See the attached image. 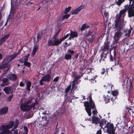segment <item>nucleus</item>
Returning a JSON list of instances; mask_svg holds the SVG:
<instances>
[{"instance_id":"nucleus-9","label":"nucleus","mask_w":134,"mask_h":134,"mask_svg":"<svg viewBox=\"0 0 134 134\" xmlns=\"http://www.w3.org/2000/svg\"><path fill=\"white\" fill-rule=\"evenodd\" d=\"M17 54L15 53L11 55H9L4 60V62L8 63L11 60H13L17 55Z\"/></svg>"},{"instance_id":"nucleus-24","label":"nucleus","mask_w":134,"mask_h":134,"mask_svg":"<svg viewBox=\"0 0 134 134\" xmlns=\"http://www.w3.org/2000/svg\"><path fill=\"white\" fill-rule=\"evenodd\" d=\"M90 27L87 24H83L80 29V30L82 32L85 29L89 28Z\"/></svg>"},{"instance_id":"nucleus-11","label":"nucleus","mask_w":134,"mask_h":134,"mask_svg":"<svg viewBox=\"0 0 134 134\" xmlns=\"http://www.w3.org/2000/svg\"><path fill=\"white\" fill-rule=\"evenodd\" d=\"M7 77L8 79L13 81H16L18 77L15 74L10 73L8 75Z\"/></svg>"},{"instance_id":"nucleus-16","label":"nucleus","mask_w":134,"mask_h":134,"mask_svg":"<svg viewBox=\"0 0 134 134\" xmlns=\"http://www.w3.org/2000/svg\"><path fill=\"white\" fill-rule=\"evenodd\" d=\"M8 108L5 107L0 109V114L1 115H5L6 114L8 110Z\"/></svg>"},{"instance_id":"nucleus-25","label":"nucleus","mask_w":134,"mask_h":134,"mask_svg":"<svg viewBox=\"0 0 134 134\" xmlns=\"http://www.w3.org/2000/svg\"><path fill=\"white\" fill-rule=\"evenodd\" d=\"M70 32V35L73 38L77 36V34L76 32L72 31L71 30Z\"/></svg>"},{"instance_id":"nucleus-36","label":"nucleus","mask_w":134,"mask_h":134,"mask_svg":"<svg viewBox=\"0 0 134 134\" xmlns=\"http://www.w3.org/2000/svg\"><path fill=\"white\" fill-rule=\"evenodd\" d=\"M23 129L25 131V132L24 133V134H27L28 129L27 127L25 126H24L23 127Z\"/></svg>"},{"instance_id":"nucleus-21","label":"nucleus","mask_w":134,"mask_h":134,"mask_svg":"<svg viewBox=\"0 0 134 134\" xmlns=\"http://www.w3.org/2000/svg\"><path fill=\"white\" fill-rule=\"evenodd\" d=\"M109 53V52L106 51H103L101 54V59H102L103 58H104L103 59V60H104V59L106 58L107 55Z\"/></svg>"},{"instance_id":"nucleus-39","label":"nucleus","mask_w":134,"mask_h":134,"mask_svg":"<svg viewBox=\"0 0 134 134\" xmlns=\"http://www.w3.org/2000/svg\"><path fill=\"white\" fill-rule=\"evenodd\" d=\"M68 52L70 54V55H71L72 56L75 52L73 50H71V49H68Z\"/></svg>"},{"instance_id":"nucleus-31","label":"nucleus","mask_w":134,"mask_h":134,"mask_svg":"<svg viewBox=\"0 0 134 134\" xmlns=\"http://www.w3.org/2000/svg\"><path fill=\"white\" fill-rule=\"evenodd\" d=\"M48 115L47 114V115H45L44 116H43L42 117V119L43 120H45L46 121V123H47L49 121V119L48 118Z\"/></svg>"},{"instance_id":"nucleus-5","label":"nucleus","mask_w":134,"mask_h":134,"mask_svg":"<svg viewBox=\"0 0 134 134\" xmlns=\"http://www.w3.org/2000/svg\"><path fill=\"white\" fill-rule=\"evenodd\" d=\"M60 39L55 38L52 37L51 39L49 40L48 42V46H57L60 44L62 42Z\"/></svg>"},{"instance_id":"nucleus-50","label":"nucleus","mask_w":134,"mask_h":134,"mask_svg":"<svg viewBox=\"0 0 134 134\" xmlns=\"http://www.w3.org/2000/svg\"><path fill=\"white\" fill-rule=\"evenodd\" d=\"M43 81H44V80H42V79L41 78V79L40 81V85H42L44 83L43 82Z\"/></svg>"},{"instance_id":"nucleus-14","label":"nucleus","mask_w":134,"mask_h":134,"mask_svg":"<svg viewBox=\"0 0 134 134\" xmlns=\"http://www.w3.org/2000/svg\"><path fill=\"white\" fill-rule=\"evenodd\" d=\"M42 34L41 33H38L37 34V40L36 41V39L34 37L33 38V40L34 41V43H37L42 38Z\"/></svg>"},{"instance_id":"nucleus-15","label":"nucleus","mask_w":134,"mask_h":134,"mask_svg":"<svg viewBox=\"0 0 134 134\" xmlns=\"http://www.w3.org/2000/svg\"><path fill=\"white\" fill-rule=\"evenodd\" d=\"M41 78L44 81L49 82L50 81L51 76L49 74H47L42 77Z\"/></svg>"},{"instance_id":"nucleus-34","label":"nucleus","mask_w":134,"mask_h":134,"mask_svg":"<svg viewBox=\"0 0 134 134\" xmlns=\"http://www.w3.org/2000/svg\"><path fill=\"white\" fill-rule=\"evenodd\" d=\"M71 8V7L70 6L68 8H66L65 10L64 14H67L70 11Z\"/></svg>"},{"instance_id":"nucleus-2","label":"nucleus","mask_w":134,"mask_h":134,"mask_svg":"<svg viewBox=\"0 0 134 134\" xmlns=\"http://www.w3.org/2000/svg\"><path fill=\"white\" fill-rule=\"evenodd\" d=\"M125 25L123 23H120V24L115 23L114 26L116 29L115 30V33L114 37L115 43H118L122 36L123 33L121 32V30Z\"/></svg>"},{"instance_id":"nucleus-52","label":"nucleus","mask_w":134,"mask_h":134,"mask_svg":"<svg viewBox=\"0 0 134 134\" xmlns=\"http://www.w3.org/2000/svg\"><path fill=\"white\" fill-rule=\"evenodd\" d=\"M58 79H59V77H56V78H55L54 79L53 81L54 82V81L57 82L58 81Z\"/></svg>"},{"instance_id":"nucleus-26","label":"nucleus","mask_w":134,"mask_h":134,"mask_svg":"<svg viewBox=\"0 0 134 134\" xmlns=\"http://www.w3.org/2000/svg\"><path fill=\"white\" fill-rule=\"evenodd\" d=\"M127 109H128V111L130 115L132 116H133V108L132 107V108H129V107L128 108H127Z\"/></svg>"},{"instance_id":"nucleus-57","label":"nucleus","mask_w":134,"mask_h":134,"mask_svg":"<svg viewBox=\"0 0 134 134\" xmlns=\"http://www.w3.org/2000/svg\"><path fill=\"white\" fill-rule=\"evenodd\" d=\"M18 130H16L14 131V133L15 134H18Z\"/></svg>"},{"instance_id":"nucleus-29","label":"nucleus","mask_w":134,"mask_h":134,"mask_svg":"<svg viewBox=\"0 0 134 134\" xmlns=\"http://www.w3.org/2000/svg\"><path fill=\"white\" fill-rule=\"evenodd\" d=\"M95 38L94 35H92L91 37H89L88 39V41L90 43H92L93 41Z\"/></svg>"},{"instance_id":"nucleus-33","label":"nucleus","mask_w":134,"mask_h":134,"mask_svg":"<svg viewBox=\"0 0 134 134\" xmlns=\"http://www.w3.org/2000/svg\"><path fill=\"white\" fill-rule=\"evenodd\" d=\"M102 15L103 16H104L106 17L108 15V13L106 12L105 10L103 9L102 10Z\"/></svg>"},{"instance_id":"nucleus-1","label":"nucleus","mask_w":134,"mask_h":134,"mask_svg":"<svg viewBox=\"0 0 134 134\" xmlns=\"http://www.w3.org/2000/svg\"><path fill=\"white\" fill-rule=\"evenodd\" d=\"M125 0H118L116 2V4L118 5H120ZM130 1V5H126L125 7V9L121 10L119 14H117L115 17L116 20L115 21V23L120 24L123 23L125 25V22H124V17L125 16V13L128 9V16L131 17L134 16V0H129Z\"/></svg>"},{"instance_id":"nucleus-6","label":"nucleus","mask_w":134,"mask_h":134,"mask_svg":"<svg viewBox=\"0 0 134 134\" xmlns=\"http://www.w3.org/2000/svg\"><path fill=\"white\" fill-rule=\"evenodd\" d=\"M15 85L13 84L10 86L4 87L3 90L6 94H12L13 93V91H15Z\"/></svg>"},{"instance_id":"nucleus-8","label":"nucleus","mask_w":134,"mask_h":134,"mask_svg":"<svg viewBox=\"0 0 134 134\" xmlns=\"http://www.w3.org/2000/svg\"><path fill=\"white\" fill-rule=\"evenodd\" d=\"M102 51H106L109 52L110 51V42L107 38L104 43L103 47L102 49Z\"/></svg>"},{"instance_id":"nucleus-18","label":"nucleus","mask_w":134,"mask_h":134,"mask_svg":"<svg viewBox=\"0 0 134 134\" xmlns=\"http://www.w3.org/2000/svg\"><path fill=\"white\" fill-rule=\"evenodd\" d=\"M9 34H7L0 40V45L3 42L6 41V40L9 37Z\"/></svg>"},{"instance_id":"nucleus-30","label":"nucleus","mask_w":134,"mask_h":134,"mask_svg":"<svg viewBox=\"0 0 134 134\" xmlns=\"http://www.w3.org/2000/svg\"><path fill=\"white\" fill-rule=\"evenodd\" d=\"M72 56L70 54H67L65 55L64 59L67 60H70L71 59Z\"/></svg>"},{"instance_id":"nucleus-48","label":"nucleus","mask_w":134,"mask_h":134,"mask_svg":"<svg viewBox=\"0 0 134 134\" xmlns=\"http://www.w3.org/2000/svg\"><path fill=\"white\" fill-rule=\"evenodd\" d=\"M76 81H75V80H74L73 81L72 84V89L75 87V82H76Z\"/></svg>"},{"instance_id":"nucleus-10","label":"nucleus","mask_w":134,"mask_h":134,"mask_svg":"<svg viewBox=\"0 0 134 134\" xmlns=\"http://www.w3.org/2000/svg\"><path fill=\"white\" fill-rule=\"evenodd\" d=\"M84 5H81L72 11H71L70 13L72 14H77L82 9L84 8Z\"/></svg>"},{"instance_id":"nucleus-61","label":"nucleus","mask_w":134,"mask_h":134,"mask_svg":"<svg viewBox=\"0 0 134 134\" xmlns=\"http://www.w3.org/2000/svg\"><path fill=\"white\" fill-rule=\"evenodd\" d=\"M79 56V54L78 53H77L75 55V57H76V58H77Z\"/></svg>"},{"instance_id":"nucleus-20","label":"nucleus","mask_w":134,"mask_h":134,"mask_svg":"<svg viewBox=\"0 0 134 134\" xmlns=\"http://www.w3.org/2000/svg\"><path fill=\"white\" fill-rule=\"evenodd\" d=\"M35 45L34 47L33 51L31 54L32 56H34L35 55L38 48V45L37 44H35Z\"/></svg>"},{"instance_id":"nucleus-23","label":"nucleus","mask_w":134,"mask_h":134,"mask_svg":"<svg viewBox=\"0 0 134 134\" xmlns=\"http://www.w3.org/2000/svg\"><path fill=\"white\" fill-rule=\"evenodd\" d=\"M4 63L1 65H0V69H2L4 68H7L8 66V63L7 62H4Z\"/></svg>"},{"instance_id":"nucleus-4","label":"nucleus","mask_w":134,"mask_h":134,"mask_svg":"<svg viewBox=\"0 0 134 134\" xmlns=\"http://www.w3.org/2000/svg\"><path fill=\"white\" fill-rule=\"evenodd\" d=\"M33 99H31L29 101H27L25 104H22L21 105L20 108L23 111H27L31 109L36 104L37 101L35 100L34 103H32Z\"/></svg>"},{"instance_id":"nucleus-49","label":"nucleus","mask_w":134,"mask_h":134,"mask_svg":"<svg viewBox=\"0 0 134 134\" xmlns=\"http://www.w3.org/2000/svg\"><path fill=\"white\" fill-rule=\"evenodd\" d=\"M92 32H91L90 31H89L88 33H87L86 35V36H87L88 37V36H90V35H91L92 34Z\"/></svg>"},{"instance_id":"nucleus-38","label":"nucleus","mask_w":134,"mask_h":134,"mask_svg":"<svg viewBox=\"0 0 134 134\" xmlns=\"http://www.w3.org/2000/svg\"><path fill=\"white\" fill-rule=\"evenodd\" d=\"M70 35L69 34H67L65 36H64V37H63L62 38L60 39L61 40V42H62L64 40L66 39V38L68 37Z\"/></svg>"},{"instance_id":"nucleus-19","label":"nucleus","mask_w":134,"mask_h":134,"mask_svg":"<svg viewBox=\"0 0 134 134\" xmlns=\"http://www.w3.org/2000/svg\"><path fill=\"white\" fill-rule=\"evenodd\" d=\"M92 121L93 123L97 124L98 123H99L100 119L98 117L95 116L92 118Z\"/></svg>"},{"instance_id":"nucleus-3","label":"nucleus","mask_w":134,"mask_h":134,"mask_svg":"<svg viewBox=\"0 0 134 134\" xmlns=\"http://www.w3.org/2000/svg\"><path fill=\"white\" fill-rule=\"evenodd\" d=\"M89 102H84V105L85 107V110L89 116L91 115V109H93L95 108V104L93 101L91 97H89Z\"/></svg>"},{"instance_id":"nucleus-54","label":"nucleus","mask_w":134,"mask_h":134,"mask_svg":"<svg viewBox=\"0 0 134 134\" xmlns=\"http://www.w3.org/2000/svg\"><path fill=\"white\" fill-rule=\"evenodd\" d=\"M97 112L96 110H94L92 112L93 114V116H94L96 115V113Z\"/></svg>"},{"instance_id":"nucleus-35","label":"nucleus","mask_w":134,"mask_h":134,"mask_svg":"<svg viewBox=\"0 0 134 134\" xmlns=\"http://www.w3.org/2000/svg\"><path fill=\"white\" fill-rule=\"evenodd\" d=\"M70 16L69 14H66L63 16L61 20L63 21L65 19H68Z\"/></svg>"},{"instance_id":"nucleus-45","label":"nucleus","mask_w":134,"mask_h":134,"mask_svg":"<svg viewBox=\"0 0 134 134\" xmlns=\"http://www.w3.org/2000/svg\"><path fill=\"white\" fill-rule=\"evenodd\" d=\"M93 69L92 68H88L87 70V72L89 73Z\"/></svg>"},{"instance_id":"nucleus-28","label":"nucleus","mask_w":134,"mask_h":134,"mask_svg":"<svg viewBox=\"0 0 134 134\" xmlns=\"http://www.w3.org/2000/svg\"><path fill=\"white\" fill-rule=\"evenodd\" d=\"M106 121L104 119L100 120V121L99 122V123L100 124V126L101 127V128H103L102 126L104 124H106Z\"/></svg>"},{"instance_id":"nucleus-12","label":"nucleus","mask_w":134,"mask_h":134,"mask_svg":"<svg viewBox=\"0 0 134 134\" xmlns=\"http://www.w3.org/2000/svg\"><path fill=\"white\" fill-rule=\"evenodd\" d=\"M14 122L13 121H10L9 123V124L8 125L6 126H4V125H2L0 127V130L2 129H4L5 128L10 129L12 128L14 125Z\"/></svg>"},{"instance_id":"nucleus-59","label":"nucleus","mask_w":134,"mask_h":134,"mask_svg":"<svg viewBox=\"0 0 134 134\" xmlns=\"http://www.w3.org/2000/svg\"><path fill=\"white\" fill-rule=\"evenodd\" d=\"M117 64V65L118 64V61H116V60H115V65H116Z\"/></svg>"},{"instance_id":"nucleus-56","label":"nucleus","mask_w":134,"mask_h":134,"mask_svg":"<svg viewBox=\"0 0 134 134\" xmlns=\"http://www.w3.org/2000/svg\"><path fill=\"white\" fill-rule=\"evenodd\" d=\"M102 132L101 130L98 131L96 134H101Z\"/></svg>"},{"instance_id":"nucleus-37","label":"nucleus","mask_w":134,"mask_h":134,"mask_svg":"<svg viewBox=\"0 0 134 134\" xmlns=\"http://www.w3.org/2000/svg\"><path fill=\"white\" fill-rule=\"evenodd\" d=\"M16 123L15 124L14 126V127L13 128L12 130V131L13 130V129H15L16 128V127H17L18 126V120H17V119H16Z\"/></svg>"},{"instance_id":"nucleus-63","label":"nucleus","mask_w":134,"mask_h":134,"mask_svg":"<svg viewBox=\"0 0 134 134\" xmlns=\"http://www.w3.org/2000/svg\"><path fill=\"white\" fill-rule=\"evenodd\" d=\"M3 21H2L0 23V26L2 25L3 24Z\"/></svg>"},{"instance_id":"nucleus-44","label":"nucleus","mask_w":134,"mask_h":134,"mask_svg":"<svg viewBox=\"0 0 134 134\" xmlns=\"http://www.w3.org/2000/svg\"><path fill=\"white\" fill-rule=\"evenodd\" d=\"M20 86L21 87H24L25 86V84L24 83V81H22L20 83Z\"/></svg>"},{"instance_id":"nucleus-60","label":"nucleus","mask_w":134,"mask_h":134,"mask_svg":"<svg viewBox=\"0 0 134 134\" xmlns=\"http://www.w3.org/2000/svg\"><path fill=\"white\" fill-rule=\"evenodd\" d=\"M2 56L1 54L0 53V60L2 59Z\"/></svg>"},{"instance_id":"nucleus-51","label":"nucleus","mask_w":134,"mask_h":134,"mask_svg":"<svg viewBox=\"0 0 134 134\" xmlns=\"http://www.w3.org/2000/svg\"><path fill=\"white\" fill-rule=\"evenodd\" d=\"M110 60L111 61H113V59H114V57H113L110 54Z\"/></svg>"},{"instance_id":"nucleus-53","label":"nucleus","mask_w":134,"mask_h":134,"mask_svg":"<svg viewBox=\"0 0 134 134\" xmlns=\"http://www.w3.org/2000/svg\"><path fill=\"white\" fill-rule=\"evenodd\" d=\"M79 75H78L77 76H80V78L83 75V74L81 72H80L79 73Z\"/></svg>"},{"instance_id":"nucleus-43","label":"nucleus","mask_w":134,"mask_h":134,"mask_svg":"<svg viewBox=\"0 0 134 134\" xmlns=\"http://www.w3.org/2000/svg\"><path fill=\"white\" fill-rule=\"evenodd\" d=\"M13 94H12V95L10 96L7 98V101H10L12 98V97H13Z\"/></svg>"},{"instance_id":"nucleus-64","label":"nucleus","mask_w":134,"mask_h":134,"mask_svg":"<svg viewBox=\"0 0 134 134\" xmlns=\"http://www.w3.org/2000/svg\"><path fill=\"white\" fill-rule=\"evenodd\" d=\"M29 55H30V54H28L27 55H26V56H25V57H27V58H28L29 57Z\"/></svg>"},{"instance_id":"nucleus-47","label":"nucleus","mask_w":134,"mask_h":134,"mask_svg":"<svg viewBox=\"0 0 134 134\" xmlns=\"http://www.w3.org/2000/svg\"><path fill=\"white\" fill-rule=\"evenodd\" d=\"M80 76H78L77 75L75 78L74 80H75L76 81H77L80 79Z\"/></svg>"},{"instance_id":"nucleus-62","label":"nucleus","mask_w":134,"mask_h":134,"mask_svg":"<svg viewBox=\"0 0 134 134\" xmlns=\"http://www.w3.org/2000/svg\"><path fill=\"white\" fill-rule=\"evenodd\" d=\"M8 69H7L6 70H5V71H4V72L5 71V74L8 71Z\"/></svg>"},{"instance_id":"nucleus-58","label":"nucleus","mask_w":134,"mask_h":134,"mask_svg":"<svg viewBox=\"0 0 134 134\" xmlns=\"http://www.w3.org/2000/svg\"><path fill=\"white\" fill-rule=\"evenodd\" d=\"M105 69L104 68L102 69V71L101 72L102 74H103L105 72Z\"/></svg>"},{"instance_id":"nucleus-40","label":"nucleus","mask_w":134,"mask_h":134,"mask_svg":"<svg viewBox=\"0 0 134 134\" xmlns=\"http://www.w3.org/2000/svg\"><path fill=\"white\" fill-rule=\"evenodd\" d=\"M24 63V64L25 66H27L28 67H30L31 64L30 63L27 62H26Z\"/></svg>"},{"instance_id":"nucleus-41","label":"nucleus","mask_w":134,"mask_h":134,"mask_svg":"<svg viewBox=\"0 0 134 134\" xmlns=\"http://www.w3.org/2000/svg\"><path fill=\"white\" fill-rule=\"evenodd\" d=\"M112 93L113 96H115L118 94V92L117 91H112Z\"/></svg>"},{"instance_id":"nucleus-7","label":"nucleus","mask_w":134,"mask_h":134,"mask_svg":"<svg viewBox=\"0 0 134 134\" xmlns=\"http://www.w3.org/2000/svg\"><path fill=\"white\" fill-rule=\"evenodd\" d=\"M107 127V132L109 134H115V130L114 129V127L113 124H108L106 125L104 128Z\"/></svg>"},{"instance_id":"nucleus-17","label":"nucleus","mask_w":134,"mask_h":134,"mask_svg":"<svg viewBox=\"0 0 134 134\" xmlns=\"http://www.w3.org/2000/svg\"><path fill=\"white\" fill-rule=\"evenodd\" d=\"M23 81H24V83H25L26 84V89L28 91H30V87L31 86V82L29 81H28L27 80H24Z\"/></svg>"},{"instance_id":"nucleus-42","label":"nucleus","mask_w":134,"mask_h":134,"mask_svg":"<svg viewBox=\"0 0 134 134\" xmlns=\"http://www.w3.org/2000/svg\"><path fill=\"white\" fill-rule=\"evenodd\" d=\"M71 85L69 86L65 90V92L66 93L68 92L70 90L71 88Z\"/></svg>"},{"instance_id":"nucleus-55","label":"nucleus","mask_w":134,"mask_h":134,"mask_svg":"<svg viewBox=\"0 0 134 134\" xmlns=\"http://www.w3.org/2000/svg\"><path fill=\"white\" fill-rule=\"evenodd\" d=\"M58 35V34L56 33L54 35V36L52 37L55 38H57V37Z\"/></svg>"},{"instance_id":"nucleus-46","label":"nucleus","mask_w":134,"mask_h":134,"mask_svg":"<svg viewBox=\"0 0 134 134\" xmlns=\"http://www.w3.org/2000/svg\"><path fill=\"white\" fill-rule=\"evenodd\" d=\"M80 76H78L77 75L75 78L74 80H75L76 81H77L80 79Z\"/></svg>"},{"instance_id":"nucleus-13","label":"nucleus","mask_w":134,"mask_h":134,"mask_svg":"<svg viewBox=\"0 0 134 134\" xmlns=\"http://www.w3.org/2000/svg\"><path fill=\"white\" fill-rule=\"evenodd\" d=\"M9 79L7 78H5L3 79L2 80V83L1 85L2 86L4 87L7 86L9 83Z\"/></svg>"},{"instance_id":"nucleus-27","label":"nucleus","mask_w":134,"mask_h":134,"mask_svg":"<svg viewBox=\"0 0 134 134\" xmlns=\"http://www.w3.org/2000/svg\"><path fill=\"white\" fill-rule=\"evenodd\" d=\"M0 134H12L11 132L8 130H1L0 132Z\"/></svg>"},{"instance_id":"nucleus-22","label":"nucleus","mask_w":134,"mask_h":134,"mask_svg":"<svg viewBox=\"0 0 134 134\" xmlns=\"http://www.w3.org/2000/svg\"><path fill=\"white\" fill-rule=\"evenodd\" d=\"M132 29H131L129 30H127L124 31V32L125 33V38H127L130 37V35L131 33V31Z\"/></svg>"},{"instance_id":"nucleus-32","label":"nucleus","mask_w":134,"mask_h":134,"mask_svg":"<svg viewBox=\"0 0 134 134\" xmlns=\"http://www.w3.org/2000/svg\"><path fill=\"white\" fill-rule=\"evenodd\" d=\"M28 58L27 57L24 56L21 60L20 62L22 63H24L27 61Z\"/></svg>"}]
</instances>
